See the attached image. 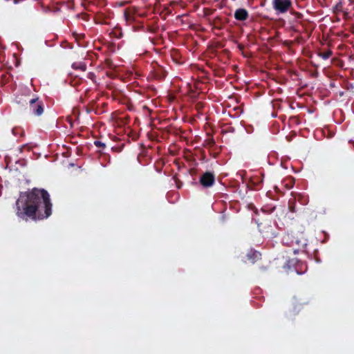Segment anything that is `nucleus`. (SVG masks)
Segmentation results:
<instances>
[{"label":"nucleus","instance_id":"1","mask_svg":"<svg viewBox=\"0 0 354 354\" xmlns=\"http://www.w3.org/2000/svg\"><path fill=\"white\" fill-rule=\"evenodd\" d=\"M17 214L19 216L25 214L29 217L42 218L50 214L51 204L49 194L45 190H32L26 195V201H24V196H21L17 202Z\"/></svg>","mask_w":354,"mask_h":354},{"label":"nucleus","instance_id":"2","mask_svg":"<svg viewBox=\"0 0 354 354\" xmlns=\"http://www.w3.org/2000/svg\"><path fill=\"white\" fill-rule=\"evenodd\" d=\"M291 2L290 0H274V8L280 12H285L290 8Z\"/></svg>","mask_w":354,"mask_h":354},{"label":"nucleus","instance_id":"3","mask_svg":"<svg viewBox=\"0 0 354 354\" xmlns=\"http://www.w3.org/2000/svg\"><path fill=\"white\" fill-rule=\"evenodd\" d=\"M30 106L37 115H41L44 112L41 103L38 101V98L31 100L30 101Z\"/></svg>","mask_w":354,"mask_h":354},{"label":"nucleus","instance_id":"4","mask_svg":"<svg viewBox=\"0 0 354 354\" xmlns=\"http://www.w3.org/2000/svg\"><path fill=\"white\" fill-rule=\"evenodd\" d=\"M214 178L211 173H205L201 178V183L203 186L209 187L213 185Z\"/></svg>","mask_w":354,"mask_h":354},{"label":"nucleus","instance_id":"5","mask_svg":"<svg viewBox=\"0 0 354 354\" xmlns=\"http://www.w3.org/2000/svg\"><path fill=\"white\" fill-rule=\"evenodd\" d=\"M248 16V12L243 8L238 9L235 13L234 17L238 20H245Z\"/></svg>","mask_w":354,"mask_h":354},{"label":"nucleus","instance_id":"6","mask_svg":"<svg viewBox=\"0 0 354 354\" xmlns=\"http://www.w3.org/2000/svg\"><path fill=\"white\" fill-rule=\"evenodd\" d=\"M342 0H339L338 3L335 5V8H333V12L340 11L342 8Z\"/></svg>","mask_w":354,"mask_h":354},{"label":"nucleus","instance_id":"7","mask_svg":"<svg viewBox=\"0 0 354 354\" xmlns=\"http://www.w3.org/2000/svg\"><path fill=\"white\" fill-rule=\"evenodd\" d=\"M333 65H337L339 67H342L343 66V63L342 61L333 57Z\"/></svg>","mask_w":354,"mask_h":354},{"label":"nucleus","instance_id":"8","mask_svg":"<svg viewBox=\"0 0 354 354\" xmlns=\"http://www.w3.org/2000/svg\"><path fill=\"white\" fill-rule=\"evenodd\" d=\"M95 144L97 145V146H104V145L101 143L99 141H97L95 142Z\"/></svg>","mask_w":354,"mask_h":354},{"label":"nucleus","instance_id":"9","mask_svg":"<svg viewBox=\"0 0 354 354\" xmlns=\"http://www.w3.org/2000/svg\"><path fill=\"white\" fill-rule=\"evenodd\" d=\"M330 52H328V53L324 55V58H328V57L330 56Z\"/></svg>","mask_w":354,"mask_h":354}]
</instances>
